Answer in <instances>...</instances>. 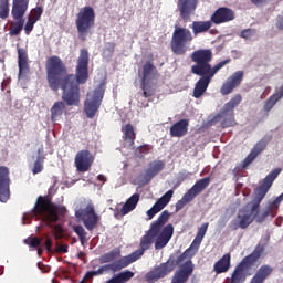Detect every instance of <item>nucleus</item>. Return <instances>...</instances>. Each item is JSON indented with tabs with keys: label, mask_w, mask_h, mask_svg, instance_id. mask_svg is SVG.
Segmentation results:
<instances>
[{
	"label": "nucleus",
	"mask_w": 283,
	"mask_h": 283,
	"mask_svg": "<svg viewBox=\"0 0 283 283\" xmlns=\"http://www.w3.org/2000/svg\"><path fill=\"white\" fill-rule=\"evenodd\" d=\"M90 65V53L82 49L76 66V73L63 78L65 66L59 56H52L46 61V76L49 86L53 92L62 88V99L66 105L77 107L81 103V88L78 85L87 82V67Z\"/></svg>",
	"instance_id": "f257e3e1"
},
{
	"label": "nucleus",
	"mask_w": 283,
	"mask_h": 283,
	"mask_svg": "<svg viewBox=\"0 0 283 283\" xmlns=\"http://www.w3.org/2000/svg\"><path fill=\"white\" fill-rule=\"evenodd\" d=\"M282 174V168H276L272 172H270L263 180V185L255 189L254 199L251 203H249L245 208L239 210L238 216L230 222L229 228L232 231H238V229H247L256 220V222H264V219L270 216H275V211L280 209V205L283 201V192L275 198L273 201H269L268 210L262 214L260 213V202L264 200V196L269 193V189L275 182V178H277Z\"/></svg>",
	"instance_id": "f03ea898"
},
{
	"label": "nucleus",
	"mask_w": 283,
	"mask_h": 283,
	"mask_svg": "<svg viewBox=\"0 0 283 283\" xmlns=\"http://www.w3.org/2000/svg\"><path fill=\"white\" fill-rule=\"evenodd\" d=\"M167 220H169V211L165 210L158 217V219L151 223L150 229L140 240V249L136 250L135 252L126 255L128 262L133 264L136 260H140L144 253L148 251V249L154 244L155 241V249L160 251V249H165L166 244H169V240L174 238V226L167 224ZM165 224H167L165 227Z\"/></svg>",
	"instance_id": "7ed1b4c3"
},
{
	"label": "nucleus",
	"mask_w": 283,
	"mask_h": 283,
	"mask_svg": "<svg viewBox=\"0 0 283 283\" xmlns=\"http://www.w3.org/2000/svg\"><path fill=\"white\" fill-rule=\"evenodd\" d=\"M67 209L63 206H56L43 197H40L32 210V216H36L43 222H56L59 216H63Z\"/></svg>",
	"instance_id": "20e7f679"
},
{
	"label": "nucleus",
	"mask_w": 283,
	"mask_h": 283,
	"mask_svg": "<svg viewBox=\"0 0 283 283\" xmlns=\"http://www.w3.org/2000/svg\"><path fill=\"white\" fill-rule=\"evenodd\" d=\"M95 19L96 13H94V8L92 7H84L77 13L75 25L81 41H87L92 36V28H94Z\"/></svg>",
	"instance_id": "39448f33"
},
{
	"label": "nucleus",
	"mask_w": 283,
	"mask_h": 283,
	"mask_svg": "<svg viewBox=\"0 0 283 283\" xmlns=\"http://www.w3.org/2000/svg\"><path fill=\"white\" fill-rule=\"evenodd\" d=\"M242 103V96L240 94L234 95L221 109L220 114L216 115L211 120L210 125L221 123L222 127H233L235 119L233 118V109Z\"/></svg>",
	"instance_id": "423d86ee"
},
{
	"label": "nucleus",
	"mask_w": 283,
	"mask_h": 283,
	"mask_svg": "<svg viewBox=\"0 0 283 283\" xmlns=\"http://www.w3.org/2000/svg\"><path fill=\"white\" fill-rule=\"evenodd\" d=\"M193 41V35L189 29L176 28L171 39V50L174 54L182 55L189 50V43Z\"/></svg>",
	"instance_id": "0eeeda50"
},
{
	"label": "nucleus",
	"mask_w": 283,
	"mask_h": 283,
	"mask_svg": "<svg viewBox=\"0 0 283 283\" xmlns=\"http://www.w3.org/2000/svg\"><path fill=\"white\" fill-rule=\"evenodd\" d=\"M213 53L211 50H198L192 53V61L196 65H192L191 72L192 74H209V72H213V67L209 62L211 61Z\"/></svg>",
	"instance_id": "6e6552de"
},
{
	"label": "nucleus",
	"mask_w": 283,
	"mask_h": 283,
	"mask_svg": "<svg viewBox=\"0 0 283 283\" xmlns=\"http://www.w3.org/2000/svg\"><path fill=\"white\" fill-rule=\"evenodd\" d=\"M75 217L78 222H83L87 231H94L99 220V217L98 214H96V211L94 210V206L92 203H86L83 205V207L81 208H76Z\"/></svg>",
	"instance_id": "1a4fd4ad"
},
{
	"label": "nucleus",
	"mask_w": 283,
	"mask_h": 283,
	"mask_svg": "<svg viewBox=\"0 0 283 283\" xmlns=\"http://www.w3.org/2000/svg\"><path fill=\"white\" fill-rule=\"evenodd\" d=\"M228 63H229V60H224L219 62L217 65H214L212 72L195 73L197 76H201L195 85V90H193L195 98H200V96H202V94L207 92V87H209V83H211V78H213V76H216V74H218V72H220V70H222V67H224V65H227Z\"/></svg>",
	"instance_id": "9d476101"
},
{
	"label": "nucleus",
	"mask_w": 283,
	"mask_h": 283,
	"mask_svg": "<svg viewBox=\"0 0 283 283\" xmlns=\"http://www.w3.org/2000/svg\"><path fill=\"white\" fill-rule=\"evenodd\" d=\"M104 95L105 88L102 84L98 85L94 91L88 92L84 104V111L87 118H94V116H96V112H98V108L101 107Z\"/></svg>",
	"instance_id": "9b49d317"
},
{
	"label": "nucleus",
	"mask_w": 283,
	"mask_h": 283,
	"mask_svg": "<svg viewBox=\"0 0 283 283\" xmlns=\"http://www.w3.org/2000/svg\"><path fill=\"white\" fill-rule=\"evenodd\" d=\"M129 264H132V263L128 261L127 256H124L116 262L102 265L95 271L87 272L85 275V279L92 280V277L103 275V273H109V271L112 273H118V271H123V269H127V266H129Z\"/></svg>",
	"instance_id": "f8f14e48"
},
{
	"label": "nucleus",
	"mask_w": 283,
	"mask_h": 283,
	"mask_svg": "<svg viewBox=\"0 0 283 283\" xmlns=\"http://www.w3.org/2000/svg\"><path fill=\"white\" fill-rule=\"evenodd\" d=\"M156 67L151 63H146L143 69V91L144 96L147 98L154 94L151 90V85L156 84Z\"/></svg>",
	"instance_id": "ddd939ff"
},
{
	"label": "nucleus",
	"mask_w": 283,
	"mask_h": 283,
	"mask_svg": "<svg viewBox=\"0 0 283 283\" xmlns=\"http://www.w3.org/2000/svg\"><path fill=\"white\" fill-rule=\"evenodd\" d=\"M92 163H94V155H92V153L88 150H81L75 156V167L81 174L90 171Z\"/></svg>",
	"instance_id": "4468645a"
},
{
	"label": "nucleus",
	"mask_w": 283,
	"mask_h": 283,
	"mask_svg": "<svg viewBox=\"0 0 283 283\" xmlns=\"http://www.w3.org/2000/svg\"><path fill=\"white\" fill-rule=\"evenodd\" d=\"M10 171L7 167H0V202L10 200Z\"/></svg>",
	"instance_id": "2eb2a0df"
},
{
	"label": "nucleus",
	"mask_w": 283,
	"mask_h": 283,
	"mask_svg": "<svg viewBox=\"0 0 283 283\" xmlns=\"http://www.w3.org/2000/svg\"><path fill=\"white\" fill-rule=\"evenodd\" d=\"M174 198V190H168L161 198H159L156 203L146 212L148 220H153L156 213H160Z\"/></svg>",
	"instance_id": "dca6fc26"
},
{
	"label": "nucleus",
	"mask_w": 283,
	"mask_h": 283,
	"mask_svg": "<svg viewBox=\"0 0 283 283\" xmlns=\"http://www.w3.org/2000/svg\"><path fill=\"white\" fill-rule=\"evenodd\" d=\"M233 19H235V13H233V10L224 7L219 8L211 17L212 23H216L217 25L233 21Z\"/></svg>",
	"instance_id": "f3484780"
},
{
	"label": "nucleus",
	"mask_w": 283,
	"mask_h": 283,
	"mask_svg": "<svg viewBox=\"0 0 283 283\" xmlns=\"http://www.w3.org/2000/svg\"><path fill=\"white\" fill-rule=\"evenodd\" d=\"M243 76H244V73L242 71L235 72L222 85L221 94H223V96H227L228 94H231V92H233V88L238 87V85H240V83H242V77Z\"/></svg>",
	"instance_id": "a211bd4d"
},
{
	"label": "nucleus",
	"mask_w": 283,
	"mask_h": 283,
	"mask_svg": "<svg viewBox=\"0 0 283 283\" xmlns=\"http://www.w3.org/2000/svg\"><path fill=\"white\" fill-rule=\"evenodd\" d=\"M262 253H264V247L258 245L255 250L248 256H245L239 266H242L245 271H249V266H253L256 262L262 258Z\"/></svg>",
	"instance_id": "6ab92c4d"
},
{
	"label": "nucleus",
	"mask_w": 283,
	"mask_h": 283,
	"mask_svg": "<svg viewBox=\"0 0 283 283\" xmlns=\"http://www.w3.org/2000/svg\"><path fill=\"white\" fill-rule=\"evenodd\" d=\"M43 163H45V155L43 148H40L38 149L36 155L32 157V163H30V168L34 176L43 171Z\"/></svg>",
	"instance_id": "aec40b11"
},
{
	"label": "nucleus",
	"mask_w": 283,
	"mask_h": 283,
	"mask_svg": "<svg viewBox=\"0 0 283 283\" xmlns=\"http://www.w3.org/2000/svg\"><path fill=\"white\" fill-rule=\"evenodd\" d=\"M196 6H198V0H179L178 8L182 19H189V15L196 11Z\"/></svg>",
	"instance_id": "412c9836"
},
{
	"label": "nucleus",
	"mask_w": 283,
	"mask_h": 283,
	"mask_svg": "<svg viewBox=\"0 0 283 283\" xmlns=\"http://www.w3.org/2000/svg\"><path fill=\"white\" fill-rule=\"evenodd\" d=\"M18 65H19V78H25L30 67L28 65V52L23 49H18Z\"/></svg>",
	"instance_id": "4be33fe9"
},
{
	"label": "nucleus",
	"mask_w": 283,
	"mask_h": 283,
	"mask_svg": "<svg viewBox=\"0 0 283 283\" xmlns=\"http://www.w3.org/2000/svg\"><path fill=\"white\" fill-rule=\"evenodd\" d=\"M188 129L189 122L187 119H181L170 127V136L172 138H182V136L187 134Z\"/></svg>",
	"instance_id": "5701e85b"
},
{
	"label": "nucleus",
	"mask_w": 283,
	"mask_h": 283,
	"mask_svg": "<svg viewBox=\"0 0 283 283\" xmlns=\"http://www.w3.org/2000/svg\"><path fill=\"white\" fill-rule=\"evenodd\" d=\"M122 132L124 136V147L132 149V147H134V140L136 139L134 126L132 124H126L122 127Z\"/></svg>",
	"instance_id": "b1692460"
},
{
	"label": "nucleus",
	"mask_w": 283,
	"mask_h": 283,
	"mask_svg": "<svg viewBox=\"0 0 283 283\" xmlns=\"http://www.w3.org/2000/svg\"><path fill=\"white\" fill-rule=\"evenodd\" d=\"M30 0H13L11 14L13 19H21L28 11Z\"/></svg>",
	"instance_id": "393cba45"
},
{
	"label": "nucleus",
	"mask_w": 283,
	"mask_h": 283,
	"mask_svg": "<svg viewBox=\"0 0 283 283\" xmlns=\"http://www.w3.org/2000/svg\"><path fill=\"white\" fill-rule=\"evenodd\" d=\"M209 182H211L209 177L200 179L187 191V193L190 195L191 199L193 200L196 196L202 193V191L209 187Z\"/></svg>",
	"instance_id": "a878e982"
},
{
	"label": "nucleus",
	"mask_w": 283,
	"mask_h": 283,
	"mask_svg": "<svg viewBox=\"0 0 283 283\" xmlns=\"http://www.w3.org/2000/svg\"><path fill=\"white\" fill-rule=\"evenodd\" d=\"M139 201H140V195L138 193H134L130 198H128L120 209L122 216H127V213H132V211L136 209V206L138 205Z\"/></svg>",
	"instance_id": "bb28decb"
},
{
	"label": "nucleus",
	"mask_w": 283,
	"mask_h": 283,
	"mask_svg": "<svg viewBox=\"0 0 283 283\" xmlns=\"http://www.w3.org/2000/svg\"><path fill=\"white\" fill-rule=\"evenodd\" d=\"M214 272L220 275V273H227L231 269V254H224L216 264Z\"/></svg>",
	"instance_id": "cd10ccee"
},
{
	"label": "nucleus",
	"mask_w": 283,
	"mask_h": 283,
	"mask_svg": "<svg viewBox=\"0 0 283 283\" xmlns=\"http://www.w3.org/2000/svg\"><path fill=\"white\" fill-rule=\"evenodd\" d=\"M163 169H165V163L160 160L150 163L146 171L145 179L151 180V178L158 176Z\"/></svg>",
	"instance_id": "c85d7f7f"
},
{
	"label": "nucleus",
	"mask_w": 283,
	"mask_h": 283,
	"mask_svg": "<svg viewBox=\"0 0 283 283\" xmlns=\"http://www.w3.org/2000/svg\"><path fill=\"white\" fill-rule=\"evenodd\" d=\"M202 240H205V234L198 232L191 245L184 252V258L187 255L189 258H193V255L198 253V249H200V244H202Z\"/></svg>",
	"instance_id": "c756f323"
},
{
	"label": "nucleus",
	"mask_w": 283,
	"mask_h": 283,
	"mask_svg": "<svg viewBox=\"0 0 283 283\" xmlns=\"http://www.w3.org/2000/svg\"><path fill=\"white\" fill-rule=\"evenodd\" d=\"M264 143L263 142H259L253 149L251 150V153L247 156V158L243 161V169H247V167H249V164L254 161L258 158V155L262 154V151L264 150Z\"/></svg>",
	"instance_id": "7c9ffc66"
},
{
	"label": "nucleus",
	"mask_w": 283,
	"mask_h": 283,
	"mask_svg": "<svg viewBox=\"0 0 283 283\" xmlns=\"http://www.w3.org/2000/svg\"><path fill=\"white\" fill-rule=\"evenodd\" d=\"M272 271L273 270L269 265L261 266L255 273V275L252 277L250 283H264V280H266V277L271 275Z\"/></svg>",
	"instance_id": "2f4dec72"
},
{
	"label": "nucleus",
	"mask_w": 283,
	"mask_h": 283,
	"mask_svg": "<svg viewBox=\"0 0 283 283\" xmlns=\"http://www.w3.org/2000/svg\"><path fill=\"white\" fill-rule=\"evenodd\" d=\"M247 281V270L242 265H237L231 274L230 283H244Z\"/></svg>",
	"instance_id": "473e14b6"
},
{
	"label": "nucleus",
	"mask_w": 283,
	"mask_h": 283,
	"mask_svg": "<svg viewBox=\"0 0 283 283\" xmlns=\"http://www.w3.org/2000/svg\"><path fill=\"white\" fill-rule=\"evenodd\" d=\"M120 258V250L119 249H114L108 253H105L99 258V263L101 264H108L109 262H118V259Z\"/></svg>",
	"instance_id": "72a5a7b5"
},
{
	"label": "nucleus",
	"mask_w": 283,
	"mask_h": 283,
	"mask_svg": "<svg viewBox=\"0 0 283 283\" xmlns=\"http://www.w3.org/2000/svg\"><path fill=\"white\" fill-rule=\"evenodd\" d=\"M65 112V103L63 102H56L51 108V118L53 123H56L63 116V113Z\"/></svg>",
	"instance_id": "f704fd0d"
},
{
	"label": "nucleus",
	"mask_w": 283,
	"mask_h": 283,
	"mask_svg": "<svg viewBox=\"0 0 283 283\" xmlns=\"http://www.w3.org/2000/svg\"><path fill=\"white\" fill-rule=\"evenodd\" d=\"M174 269V261H167L166 263H161L157 268H155L160 279L166 277V275H169V273H171Z\"/></svg>",
	"instance_id": "c9c22d12"
},
{
	"label": "nucleus",
	"mask_w": 283,
	"mask_h": 283,
	"mask_svg": "<svg viewBox=\"0 0 283 283\" xmlns=\"http://www.w3.org/2000/svg\"><path fill=\"white\" fill-rule=\"evenodd\" d=\"M210 28L211 21L192 22V32L195 36H197V34H202V32H207Z\"/></svg>",
	"instance_id": "e433bc0d"
},
{
	"label": "nucleus",
	"mask_w": 283,
	"mask_h": 283,
	"mask_svg": "<svg viewBox=\"0 0 283 283\" xmlns=\"http://www.w3.org/2000/svg\"><path fill=\"white\" fill-rule=\"evenodd\" d=\"M10 14V4L8 0H0V19H8Z\"/></svg>",
	"instance_id": "4c0bfd02"
},
{
	"label": "nucleus",
	"mask_w": 283,
	"mask_h": 283,
	"mask_svg": "<svg viewBox=\"0 0 283 283\" xmlns=\"http://www.w3.org/2000/svg\"><path fill=\"white\" fill-rule=\"evenodd\" d=\"M192 197L190 193L186 192L184 197L176 203V211H180L186 205H189L191 202Z\"/></svg>",
	"instance_id": "58836bf2"
},
{
	"label": "nucleus",
	"mask_w": 283,
	"mask_h": 283,
	"mask_svg": "<svg viewBox=\"0 0 283 283\" xmlns=\"http://www.w3.org/2000/svg\"><path fill=\"white\" fill-rule=\"evenodd\" d=\"M114 48H116V45L113 42L105 43L103 49L104 59H112V55L114 54Z\"/></svg>",
	"instance_id": "ea45409f"
},
{
	"label": "nucleus",
	"mask_w": 283,
	"mask_h": 283,
	"mask_svg": "<svg viewBox=\"0 0 283 283\" xmlns=\"http://www.w3.org/2000/svg\"><path fill=\"white\" fill-rule=\"evenodd\" d=\"M74 232L78 235L82 244H85V240L87 238V231H85V228H83V226H75Z\"/></svg>",
	"instance_id": "a19ab883"
},
{
	"label": "nucleus",
	"mask_w": 283,
	"mask_h": 283,
	"mask_svg": "<svg viewBox=\"0 0 283 283\" xmlns=\"http://www.w3.org/2000/svg\"><path fill=\"white\" fill-rule=\"evenodd\" d=\"M145 280L148 283H156V282H158V280H160V276L158 275L156 268L154 270L149 271L148 273H146Z\"/></svg>",
	"instance_id": "79ce46f5"
},
{
	"label": "nucleus",
	"mask_w": 283,
	"mask_h": 283,
	"mask_svg": "<svg viewBox=\"0 0 283 283\" xmlns=\"http://www.w3.org/2000/svg\"><path fill=\"white\" fill-rule=\"evenodd\" d=\"M24 244L36 248L41 244V240H39V238L36 237H29L28 239L24 240Z\"/></svg>",
	"instance_id": "37998d69"
},
{
	"label": "nucleus",
	"mask_w": 283,
	"mask_h": 283,
	"mask_svg": "<svg viewBox=\"0 0 283 283\" xmlns=\"http://www.w3.org/2000/svg\"><path fill=\"white\" fill-rule=\"evenodd\" d=\"M41 14H43V9L41 7H38L35 9H32L30 19H33V21H39V19H41Z\"/></svg>",
	"instance_id": "c03bdc74"
},
{
	"label": "nucleus",
	"mask_w": 283,
	"mask_h": 283,
	"mask_svg": "<svg viewBox=\"0 0 283 283\" xmlns=\"http://www.w3.org/2000/svg\"><path fill=\"white\" fill-rule=\"evenodd\" d=\"M242 39H253L255 36V30L253 29H245L241 32Z\"/></svg>",
	"instance_id": "a18cd8bd"
},
{
	"label": "nucleus",
	"mask_w": 283,
	"mask_h": 283,
	"mask_svg": "<svg viewBox=\"0 0 283 283\" xmlns=\"http://www.w3.org/2000/svg\"><path fill=\"white\" fill-rule=\"evenodd\" d=\"M21 30H23V22H19L18 24L13 25L11 29V34L17 36L20 34Z\"/></svg>",
	"instance_id": "49530a36"
},
{
	"label": "nucleus",
	"mask_w": 283,
	"mask_h": 283,
	"mask_svg": "<svg viewBox=\"0 0 283 283\" xmlns=\"http://www.w3.org/2000/svg\"><path fill=\"white\" fill-rule=\"evenodd\" d=\"M34 23H36V20H33L32 18H29L25 27H24V30L27 32V34H30L31 30L34 29Z\"/></svg>",
	"instance_id": "de8ad7c7"
},
{
	"label": "nucleus",
	"mask_w": 283,
	"mask_h": 283,
	"mask_svg": "<svg viewBox=\"0 0 283 283\" xmlns=\"http://www.w3.org/2000/svg\"><path fill=\"white\" fill-rule=\"evenodd\" d=\"M147 154V148L145 146H140L136 149V156L143 158V155Z\"/></svg>",
	"instance_id": "09e8293b"
},
{
	"label": "nucleus",
	"mask_w": 283,
	"mask_h": 283,
	"mask_svg": "<svg viewBox=\"0 0 283 283\" xmlns=\"http://www.w3.org/2000/svg\"><path fill=\"white\" fill-rule=\"evenodd\" d=\"M209 229V223H203L200 229L198 230L201 235H207V230Z\"/></svg>",
	"instance_id": "8fccbe9b"
},
{
	"label": "nucleus",
	"mask_w": 283,
	"mask_h": 283,
	"mask_svg": "<svg viewBox=\"0 0 283 283\" xmlns=\"http://www.w3.org/2000/svg\"><path fill=\"white\" fill-rule=\"evenodd\" d=\"M56 252L57 253H67V245L66 244H62L56 247Z\"/></svg>",
	"instance_id": "3c124183"
},
{
	"label": "nucleus",
	"mask_w": 283,
	"mask_h": 283,
	"mask_svg": "<svg viewBox=\"0 0 283 283\" xmlns=\"http://www.w3.org/2000/svg\"><path fill=\"white\" fill-rule=\"evenodd\" d=\"M276 28L279 30H283V15L281 18H279V20L276 22Z\"/></svg>",
	"instance_id": "603ef678"
},
{
	"label": "nucleus",
	"mask_w": 283,
	"mask_h": 283,
	"mask_svg": "<svg viewBox=\"0 0 283 283\" xmlns=\"http://www.w3.org/2000/svg\"><path fill=\"white\" fill-rule=\"evenodd\" d=\"M55 231H56L55 238H61V234L63 233V229H61V227H56Z\"/></svg>",
	"instance_id": "864d4df0"
},
{
	"label": "nucleus",
	"mask_w": 283,
	"mask_h": 283,
	"mask_svg": "<svg viewBox=\"0 0 283 283\" xmlns=\"http://www.w3.org/2000/svg\"><path fill=\"white\" fill-rule=\"evenodd\" d=\"M45 248H46L49 251H51V249H52V241H51L50 239H48V240L45 241Z\"/></svg>",
	"instance_id": "5fc2aeb1"
},
{
	"label": "nucleus",
	"mask_w": 283,
	"mask_h": 283,
	"mask_svg": "<svg viewBox=\"0 0 283 283\" xmlns=\"http://www.w3.org/2000/svg\"><path fill=\"white\" fill-rule=\"evenodd\" d=\"M98 180H101V182H107V177H105V175H98Z\"/></svg>",
	"instance_id": "6e6d98bb"
},
{
	"label": "nucleus",
	"mask_w": 283,
	"mask_h": 283,
	"mask_svg": "<svg viewBox=\"0 0 283 283\" xmlns=\"http://www.w3.org/2000/svg\"><path fill=\"white\" fill-rule=\"evenodd\" d=\"M23 220H30V214L29 213H24Z\"/></svg>",
	"instance_id": "4d7b16f0"
},
{
	"label": "nucleus",
	"mask_w": 283,
	"mask_h": 283,
	"mask_svg": "<svg viewBox=\"0 0 283 283\" xmlns=\"http://www.w3.org/2000/svg\"><path fill=\"white\" fill-rule=\"evenodd\" d=\"M38 255H41V249H38Z\"/></svg>",
	"instance_id": "13d9d810"
},
{
	"label": "nucleus",
	"mask_w": 283,
	"mask_h": 283,
	"mask_svg": "<svg viewBox=\"0 0 283 283\" xmlns=\"http://www.w3.org/2000/svg\"><path fill=\"white\" fill-rule=\"evenodd\" d=\"M38 268L41 270L42 268H41V263H38Z\"/></svg>",
	"instance_id": "bf43d9fd"
}]
</instances>
